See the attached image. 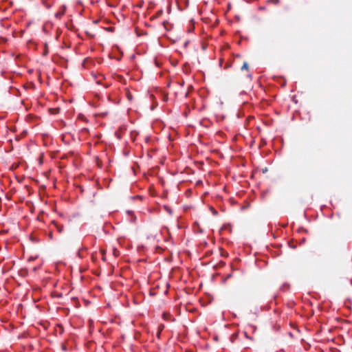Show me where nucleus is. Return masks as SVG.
<instances>
[{
	"mask_svg": "<svg viewBox=\"0 0 352 352\" xmlns=\"http://www.w3.org/2000/svg\"><path fill=\"white\" fill-rule=\"evenodd\" d=\"M289 246L292 248H295L296 246L294 245H292L290 243H289Z\"/></svg>",
	"mask_w": 352,
	"mask_h": 352,
	"instance_id": "obj_3",
	"label": "nucleus"
},
{
	"mask_svg": "<svg viewBox=\"0 0 352 352\" xmlns=\"http://www.w3.org/2000/svg\"><path fill=\"white\" fill-rule=\"evenodd\" d=\"M113 253L115 256H118L120 254L119 251L115 248L113 249Z\"/></svg>",
	"mask_w": 352,
	"mask_h": 352,
	"instance_id": "obj_2",
	"label": "nucleus"
},
{
	"mask_svg": "<svg viewBox=\"0 0 352 352\" xmlns=\"http://www.w3.org/2000/svg\"><path fill=\"white\" fill-rule=\"evenodd\" d=\"M248 69L249 67L248 63L246 62H244L243 66L241 67V70H248Z\"/></svg>",
	"mask_w": 352,
	"mask_h": 352,
	"instance_id": "obj_1",
	"label": "nucleus"
},
{
	"mask_svg": "<svg viewBox=\"0 0 352 352\" xmlns=\"http://www.w3.org/2000/svg\"><path fill=\"white\" fill-rule=\"evenodd\" d=\"M213 214H217V212L216 210H213Z\"/></svg>",
	"mask_w": 352,
	"mask_h": 352,
	"instance_id": "obj_5",
	"label": "nucleus"
},
{
	"mask_svg": "<svg viewBox=\"0 0 352 352\" xmlns=\"http://www.w3.org/2000/svg\"><path fill=\"white\" fill-rule=\"evenodd\" d=\"M60 14H56V16L58 17V16H60Z\"/></svg>",
	"mask_w": 352,
	"mask_h": 352,
	"instance_id": "obj_6",
	"label": "nucleus"
},
{
	"mask_svg": "<svg viewBox=\"0 0 352 352\" xmlns=\"http://www.w3.org/2000/svg\"><path fill=\"white\" fill-rule=\"evenodd\" d=\"M128 98L131 100V96L129 94H128Z\"/></svg>",
	"mask_w": 352,
	"mask_h": 352,
	"instance_id": "obj_4",
	"label": "nucleus"
}]
</instances>
